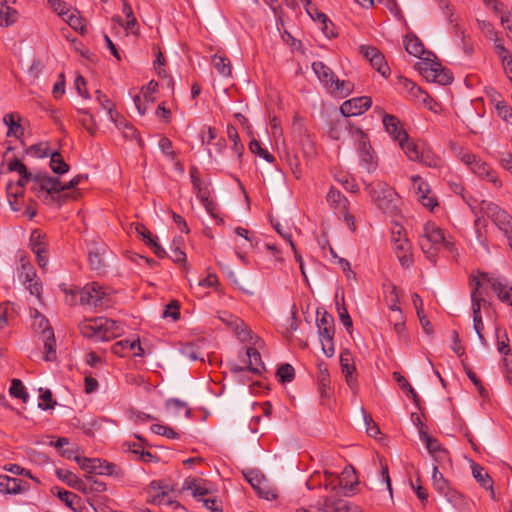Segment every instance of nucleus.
Returning <instances> with one entry per match:
<instances>
[{"label": "nucleus", "instance_id": "nucleus-10", "mask_svg": "<svg viewBox=\"0 0 512 512\" xmlns=\"http://www.w3.org/2000/svg\"><path fill=\"white\" fill-rule=\"evenodd\" d=\"M317 507L322 512H363L360 506L355 505L338 495H326L317 502Z\"/></svg>", "mask_w": 512, "mask_h": 512}, {"label": "nucleus", "instance_id": "nucleus-28", "mask_svg": "<svg viewBox=\"0 0 512 512\" xmlns=\"http://www.w3.org/2000/svg\"><path fill=\"white\" fill-rule=\"evenodd\" d=\"M416 162H419L430 168H437L440 167L442 160L428 145L422 143L419 159L416 160Z\"/></svg>", "mask_w": 512, "mask_h": 512}, {"label": "nucleus", "instance_id": "nucleus-51", "mask_svg": "<svg viewBox=\"0 0 512 512\" xmlns=\"http://www.w3.org/2000/svg\"><path fill=\"white\" fill-rule=\"evenodd\" d=\"M57 477L65 482L68 486L75 488L80 478L73 472L65 469H58L56 471Z\"/></svg>", "mask_w": 512, "mask_h": 512}, {"label": "nucleus", "instance_id": "nucleus-1", "mask_svg": "<svg viewBox=\"0 0 512 512\" xmlns=\"http://www.w3.org/2000/svg\"><path fill=\"white\" fill-rule=\"evenodd\" d=\"M81 334L94 341H109L123 333L122 326L112 319L96 317L85 319L80 324Z\"/></svg>", "mask_w": 512, "mask_h": 512}, {"label": "nucleus", "instance_id": "nucleus-30", "mask_svg": "<svg viewBox=\"0 0 512 512\" xmlns=\"http://www.w3.org/2000/svg\"><path fill=\"white\" fill-rule=\"evenodd\" d=\"M323 476V486L324 489L330 493L329 495H339L340 491L343 489V480L341 477L328 471H325Z\"/></svg>", "mask_w": 512, "mask_h": 512}, {"label": "nucleus", "instance_id": "nucleus-47", "mask_svg": "<svg viewBox=\"0 0 512 512\" xmlns=\"http://www.w3.org/2000/svg\"><path fill=\"white\" fill-rule=\"evenodd\" d=\"M405 49L410 55H413L415 57H421V55L424 52L423 44L416 37L407 38L405 43Z\"/></svg>", "mask_w": 512, "mask_h": 512}, {"label": "nucleus", "instance_id": "nucleus-48", "mask_svg": "<svg viewBox=\"0 0 512 512\" xmlns=\"http://www.w3.org/2000/svg\"><path fill=\"white\" fill-rule=\"evenodd\" d=\"M78 112L83 113L84 117L80 119L83 128L90 134L95 135L97 132V124L93 115L89 114L86 110L79 109Z\"/></svg>", "mask_w": 512, "mask_h": 512}, {"label": "nucleus", "instance_id": "nucleus-64", "mask_svg": "<svg viewBox=\"0 0 512 512\" xmlns=\"http://www.w3.org/2000/svg\"><path fill=\"white\" fill-rule=\"evenodd\" d=\"M159 148L160 150L168 156L171 160H174L176 157L175 152L172 150V142L166 138L162 137L159 141Z\"/></svg>", "mask_w": 512, "mask_h": 512}, {"label": "nucleus", "instance_id": "nucleus-16", "mask_svg": "<svg viewBox=\"0 0 512 512\" xmlns=\"http://www.w3.org/2000/svg\"><path fill=\"white\" fill-rule=\"evenodd\" d=\"M357 133L361 137L358 146L359 159L366 170L368 172H372L377 167L375 154L372 151V147L369 145L367 136L363 131L361 129H357Z\"/></svg>", "mask_w": 512, "mask_h": 512}, {"label": "nucleus", "instance_id": "nucleus-34", "mask_svg": "<svg viewBox=\"0 0 512 512\" xmlns=\"http://www.w3.org/2000/svg\"><path fill=\"white\" fill-rule=\"evenodd\" d=\"M46 236L38 230H34L30 236V246L34 254L47 252Z\"/></svg>", "mask_w": 512, "mask_h": 512}, {"label": "nucleus", "instance_id": "nucleus-38", "mask_svg": "<svg viewBox=\"0 0 512 512\" xmlns=\"http://www.w3.org/2000/svg\"><path fill=\"white\" fill-rule=\"evenodd\" d=\"M50 167L56 174L62 175L69 171V165L64 161L59 152H53L50 156Z\"/></svg>", "mask_w": 512, "mask_h": 512}, {"label": "nucleus", "instance_id": "nucleus-25", "mask_svg": "<svg viewBox=\"0 0 512 512\" xmlns=\"http://www.w3.org/2000/svg\"><path fill=\"white\" fill-rule=\"evenodd\" d=\"M482 205V209L485 211L487 216L490 217L498 227L511 217L505 210L501 209L495 203L483 201Z\"/></svg>", "mask_w": 512, "mask_h": 512}, {"label": "nucleus", "instance_id": "nucleus-50", "mask_svg": "<svg viewBox=\"0 0 512 512\" xmlns=\"http://www.w3.org/2000/svg\"><path fill=\"white\" fill-rule=\"evenodd\" d=\"M404 86L411 93V95H413L414 97H416L417 99H419L423 103H426L427 100L430 98L429 95L426 92H424L414 82H412V81H410L408 79L404 80Z\"/></svg>", "mask_w": 512, "mask_h": 512}, {"label": "nucleus", "instance_id": "nucleus-20", "mask_svg": "<svg viewBox=\"0 0 512 512\" xmlns=\"http://www.w3.org/2000/svg\"><path fill=\"white\" fill-rule=\"evenodd\" d=\"M112 352L119 357H126L131 352L134 356H142L143 349L139 338L120 340L112 346Z\"/></svg>", "mask_w": 512, "mask_h": 512}, {"label": "nucleus", "instance_id": "nucleus-7", "mask_svg": "<svg viewBox=\"0 0 512 512\" xmlns=\"http://www.w3.org/2000/svg\"><path fill=\"white\" fill-rule=\"evenodd\" d=\"M318 333L322 345L323 353L327 357H332L335 353L333 338H334V320L333 317L327 312H323L317 318Z\"/></svg>", "mask_w": 512, "mask_h": 512}, {"label": "nucleus", "instance_id": "nucleus-60", "mask_svg": "<svg viewBox=\"0 0 512 512\" xmlns=\"http://www.w3.org/2000/svg\"><path fill=\"white\" fill-rule=\"evenodd\" d=\"M180 306L179 303L175 300L171 301L166 305V309L164 310L163 317H171L173 320H178L180 317L179 312Z\"/></svg>", "mask_w": 512, "mask_h": 512}, {"label": "nucleus", "instance_id": "nucleus-42", "mask_svg": "<svg viewBox=\"0 0 512 512\" xmlns=\"http://www.w3.org/2000/svg\"><path fill=\"white\" fill-rule=\"evenodd\" d=\"M420 431V440L425 444L429 454L432 455L442 449L441 444L436 438L431 437L427 431H424L423 426Z\"/></svg>", "mask_w": 512, "mask_h": 512}, {"label": "nucleus", "instance_id": "nucleus-23", "mask_svg": "<svg viewBox=\"0 0 512 512\" xmlns=\"http://www.w3.org/2000/svg\"><path fill=\"white\" fill-rule=\"evenodd\" d=\"M444 498L457 512H471L472 502L455 489L448 492Z\"/></svg>", "mask_w": 512, "mask_h": 512}, {"label": "nucleus", "instance_id": "nucleus-62", "mask_svg": "<svg viewBox=\"0 0 512 512\" xmlns=\"http://www.w3.org/2000/svg\"><path fill=\"white\" fill-rule=\"evenodd\" d=\"M96 98H97L99 104L101 105V107L109 113L111 118H113L112 112L114 109V105L111 102V100L105 94H103L100 90L96 91Z\"/></svg>", "mask_w": 512, "mask_h": 512}, {"label": "nucleus", "instance_id": "nucleus-45", "mask_svg": "<svg viewBox=\"0 0 512 512\" xmlns=\"http://www.w3.org/2000/svg\"><path fill=\"white\" fill-rule=\"evenodd\" d=\"M9 393L12 397L21 399L23 402H27L29 397L23 383L19 379H13L11 381Z\"/></svg>", "mask_w": 512, "mask_h": 512}, {"label": "nucleus", "instance_id": "nucleus-15", "mask_svg": "<svg viewBox=\"0 0 512 512\" xmlns=\"http://www.w3.org/2000/svg\"><path fill=\"white\" fill-rule=\"evenodd\" d=\"M371 106V97L360 96L344 101L340 106V111L345 117L357 116L366 112Z\"/></svg>", "mask_w": 512, "mask_h": 512}, {"label": "nucleus", "instance_id": "nucleus-31", "mask_svg": "<svg viewBox=\"0 0 512 512\" xmlns=\"http://www.w3.org/2000/svg\"><path fill=\"white\" fill-rule=\"evenodd\" d=\"M183 489L191 491L193 496L198 498V500L208 493V490L201 479L190 477L185 479Z\"/></svg>", "mask_w": 512, "mask_h": 512}, {"label": "nucleus", "instance_id": "nucleus-56", "mask_svg": "<svg viewBox=\"0 0 512 512\" xmlns=\"http://www.w3.org/2000/svg\"><path fill=\"white\" fill-rule=\"evenodd\" d=\"M305 5L307 13L318 22H325L327 15L321 12L317 7L313 6L311 0H302Z\"/></svg>", "mask_w": 512, "mask_h": 512}, {"label": "nucleus", "instance_id": "nucleus-55", "mask_svg": "<svg viewBox=\"0 0 512 512\" xmlns=\"http://www.w3.org/2000/svg\"><path fill=\"white\" fill-rule=\"evenodd\" d=\"M370 64L373 68H375L382 76L388 77L390 73V69L384 59V56L380 53L376 56Z\"/></svg>", "mask_w": 512, "mask_h": 512}, {"label": "nucleus", "instance_id": "nucleus-8", "mask_svg": "<svg viewBox=\"0 0 512 512\" xmlns=\"http://www.w3.org/2000/svg\"><path fill=\"white\" fill-rule=\"evenodd\" d=\"M417 68L428 82L447 85L453 80L452 74L438 62L424 60L417 63Z\"/></svg>", "mask_w": 512, "mask_h": 512}, {"label": "nucleus", "instance_id": "nucleus-27", "mask_svg": "<svg viewBox=\"0 0 512 512\" xmlns=\"http://www.w3.org/2000/svg\"><path fill=\"white\" fill-rule=\"evenodd\" d=\"M41 178L46 191L45 202L50 203L54 200V194H59L61 192V181L46 173H41Z\"/></svg>", "mask_w": 512, "mask_h": 512}, {"label": "nucleus", "instance_id": "nucleus-49", "mask_svg": "<svg viewBox=\"0 0 512 512\" xmlns=\"http://www.w3.org/2000/svg\"><path fill=\"white\" fill-rule=\"evenodd\" d=\"M341 479L343 480V488L353 489L354 485L358 484L355 470L352 467H345L341 473Z\"/></svg>", "mask_w": 512, "mask_h": 512}, {"label": "nucleus", "instance_id": "nucleus-17", "mask_svg": "<svg viewBox=\"0 0 512 512\" xmlns=\"http://www.w3.org/2000/svg\"><path fill=\"white\" fill-rule=\"evenodd\" d=\"M246 479L259 497L266 500H273L277 498L276 491L269 486L264 476L257 473H250L246 475Z\"/></svg>", "mask_w": 512, "mask_h": 512}, {"label": "nucleus", "instance_id": "nucleus-6", "mask_svg": "<svg viewBox=\"0 0 512 512\" xmlns=\"http://www.w3.org/2000/svg\"><path fill=\"white\" fill-rule=\"evenodd\" d=\"M371 201L383 212L393 213L396 208L397 193L383 181H373L365 185Z\"/></svg>", "mask_w": 512, "mask_h": 512}, {"label": "nucleus", "instance_id": "nucleus-24", "mask_svg": "<svg viewBox=\"0 0 512 512\" xmlns=\"http://www.w3.org/2000/svg\"><path fill=\"white\" fill-rule=\"evenodd\" d=\"M169 487L162 481H152L148 487V495L153 503H164L169 495Z\"/></svg>", "mask_w": 512, "mask_h": 512}, {"label": "nucleus", "instance_id": "nucleus-13", "mask_svg": "<svg viewBox=\"0 0 512 512\" xmlns=\"http://www.w3.org/2000/svg\"><path fill=\"white\" fill-rule=\"evenodd\" d=\"M104 297L105 292L103 287L96 282L85 285L80 292L81 304L93 307L105 306Z\"/></svg>", "mask_w": 512, "mask_h": 512}, {"label": "nucleus", "instance_id": "nucleus-26", "mask_svg": "<svg viewBox=\"0 0 512 512\" xmlns=\"http://www.w3.org/2000/svg\"><path fill=\"white\" fill-rule=\"evenodd\" d=\"M122 3H123L122 12L124 13V15L127 18L126 23L124 24L119 16L113 17V20L118 22L121 26H124L125 30L130 31L133 34H137L138 33V22H137L136 17L133 14V10L127 0H122Z\"/></svg>", "mask_w": 512, "mask_h": 512}, {"label": "nucleus", "instance_id": "nucleus-57", "mask_svg": "<svg viewBox=\"0 0 512 512\" xmlns=\"http://www.w3.org/2000/svg\"><path fill=\"white\" fill-rule=\"evenodd\" d=\"M117 126L120 130H122L124 136L129 139H138L139 143H141V139L138 136L137 130L134 128V126L130 123H128L125 120L119 121L117 123Z\"/></svg>", "mask_w": 512, "mask_h": 512}, {"label": "nucleus", "instance_id": "nucleus-11", "mask_svg": "<svg viewBox=\"0 0 512 512\" xmlns=\"http://www.w3.org/2000/svg\"><path fill=\"white\" fill-rule=\"evenodd\" d=\"M403 232V227L400 225H395L392 230V243L394 247V251L396 256L401 263L402 267L408 268L413 264V255L411 252V244L406 237L395 238V234H400Z\"/></svg>", "mask_w": 512, "mask_h": 512}, {"label": "nucleus", "instance_id": "nucleus-22", "mask_svg": "<svg viewBox=\"0 0 512 512\" xmlns=\"http://www.w3.org/2000/svg\"><path fill=\"white\" fill-rule=\"evenodd\" d=\"M22 274L24 278V285L26 289L30 291V293L37 298H40L42 291V284L35 279L36 271L30 264H22Z\"/></svg>", "mask_w": 512, "mask_h": 512}, {"label": "nucleus", "instance_id": "nucleus-9", "mask_svg": "<svg viewBox=\"0 0 512 512\" xmlns=\"http://www.w3.org/2000/svg\"><path fill=\"white\" fill-rule=\"evenodd\" d=\"M74 461L88 473H98L101 475H119L120 469L113 463L102 461L99 458H86L75 456Z\"/></svg>", "mask_w": 512, "mask_h": 512}, {"label": "nucleus", "instance_id": "nucleus-5", "mask_svg": "<svg viewBox=\"0 0 512 512\" xmlns=\"http://www.w3.org/2000/svg\"><path fill=\"white\" fill-rule=\"evenodd\" d=\"M33 323L32 328L36 335L39 336L43 342L44 356L43 359L48 362L55 361L56 354V341L53 329L51 328L48 319L40 314L37 310L32 312Z\"/></svg>", "mask_w": 512, "mask_h": 512}, {"label": "nucleus", "instance_id": "nucleus-37", "mask_svg": "<svg viewBox=\"0 0 512 512\" xmlns=\"http://www.w3.org/2000/svg\"><path fill=\"white\" fill-rule=\"evenodd\" d=\"M6 191H7L8 201H9V204H10L12 210L18 211L20 209V207L17 204V198L23 196L24 189L17 185H14V183L10 182L7 184Z\"/></svg>", "mask_w": 512, "mask_h": 512}, {"label": "nucleus", "instance_id": "nucleus-21", "mask_svg": "<svg viewBox=\"0 0 512 512\" xmlns=\"http://www.w3.org/2000/svg\"><path fill=\"white\" fill-rule=\"evenodd\" d=\"M482 286L481 280L476 277L472 276L470 280V287H471V302H472V313H473V319L480 318L481 316V305L485 301L482 292L480 291V288Z\"/></svg>", "mask_w": 512, "mask_h": 512}, {"label": "nucleus", "instance_id": "nucleus-39", "mask_svg": "<svg viewBox=\"0 0 512 512\" xmlns=\"http://www.w3.org/2000/svg\"><path fill=\"white\" fill-rule=\"evenodd\" d=\"M63 20L74 30L80 31L82 34L85 32L84 19L80 16L77 10L71 9L69 14L66 15Z\"/></svg>", "mask_w": 512, "mask_h": 512}, {"label": "nucleus", "instance_id": "nucleus-58", "mask_svg": "<svg viewBox=\"0 0 512 512\" xmlns=\"http://www.w3.org/2000/svg\"><path fill=\"white\" fill-rule=\"evenodd\" d=\"M478 25L481 31L494 42H498V32L494 29V26L486 21L478 19Z\"/></svg>", "mask_w": 512, "mask_h": 512}, {"label": "nucleus", "instance_id": "nucleus-19", "mask_svg": "<svg viewBox=\"0 0 512 512\" xmlns=\"http://www.w3.org/2000/svg\"><path fill=\"white\" fill-rule=\"evenodd\" d=\"M382 122L385 127V131L392 137L394 141L399 142L400 140L407 139L408 134L402 128V125L396 116L384 113Z\"/></svg>", "mask_w": 512, "mask_h": 512}, {"label": "nucleus", "instance_id": "nucleus-35", "mask_svg": "<svg viewBox=\"0 0 512 512\" xmlns=\"http://www.w3.org/2000/svg\"><path fill=\"white\" fill-rule=\"evenodd\" d=\"M18 17L17 11L6 5L5 3H0V25L4 27H8L16 22Z\"/></svg>", "mask_w": 512, "mask_h": 512}, {"label": "nucleus", "instance_id": "nucleus-33", "mask_svg": "<svg viewBox=\"0 0 512 512\" xmlns=\"http://www.w3.org/2000/svg\"><path fill=\"white\" fill-rule=\"evenodd\" d=\"M246 356L248 358L247 369L255 374H260L264 369L260 353L255 348H247Z\"/></svg>", "mask_w": 512, "mask_h": 512}, {"label": "nucleus", "instance_id": "nucleus-36", "mask_svg": "<svg viewBox=\"0 0 512 512\" xmlns=\"http://www.w3.org/2000/svg\"><path fill=\"white\" fill-rule=\"evenodd\" d=\"M57 489V496L58 498L64 502L69 508L76 511L77 508L80 506L81 499L73 492L62 490L59 488Z\"/></svg>", "mask_w": 512, "mask_h": 512}, {"label": "nucleus", "instance_id": "nucleus-43", "mask_svg": "<svg viewBox=\"0 0 512 512\" xmlns=\"http://www.w3.org/2000/svg\"><path fill=\"white\" fill-rule=\"evenodd\" d=\"M472 473L474 478L480 483V485L485 489H492V479L491 477L485 472V470L475 465L472 467Z\"/></svg>", "mask_w": 512, "mask_h": 512}, {"label": "nucleus", "instance_id": "nucleus-41", "mask_svg": "<svg viewBox=\"0 0 512 512\" xmlns=\"http://www.w3.org/2000/svg\"><path fill=\"white\" fill-rule=\"evenodd\" d=\"M196 195L197 198L203 204V206L206 208V210L212 214L216 205L214 201L211 199L210 184L204 185L202 189H199Z\"/></svg>", "mask_w": 512, "mask_h": 512}, {"label": "nucleus", "instance_id": "nucleus-53", "mask_svg": "<svg viewBox=\"0 0 512 512\" xmlns=\"http://www.w3.org/2000/svg\"><path fill=\"white\" fill-rule=\"evenodd\" d=\"M277 376L283 383L291 382L295 377L294 368L290 364H282L277 370Z\"/></svg>", "mask_w": 512, "mask_h": 512}, {"label": "nucleus", "instance_id": "nucleus-14", "mask_svg": "<svg viewBox=\"0 0 512 512\" xmlns=\"http://www.w3.org/2000/svg\"><path fill=\"white\" fill-rule=\"evenodd\" d=\"M477 277L481 280L482 285L487 283L492 287L500 301L508 302L510 305H512V287L506 281H503L499 277L491 276L488 273H480Z\"/></svg>", "mask_w": 512, "mask_h": 512}, {"label": "nucleus", "instance_id": "nucleus-40", "mask_svg": "<svg viewBox=\"0 0 512 512\" xmlns=\"http://www.w3.org/2000/svg\"><path fill=\"white\" fill-rule=\"evenodd\" d=\"M212 63L220 75L224 77L231 75V64L228 58L215 54L212 58Z\"/></svg>", "mask_w": 512, "mask_h": 512}, {"label": "nucleus", "instance_id": "nucleus-18", "mask_svg": "<svg viewBox=\"0 0 512 512\" xmlns=\"http://www.w3.org/2000/svg\"><path fill=\"white\" fill-rule=\"evenodd\" d=\"M30 489L28 482L7 475H0V493L17 495Z\"/></svg>", "mask_w": 512, "mask_h": 512}, {"label": "nucleus", "instance_id": "nucleus-2", "mask_svg": "<svg viewBox=\"0 0 512 512\" xmlns=\"http://www.w3.org/2000/svg\"><path fill=\"white\" fill-rule=\"evenodd\" d=\"M419 244L423 253L431 261L435 260L437 252L442 248L448 251L454 249V244L445 237L443 230L434 222H427L423 226V232L419 237Z\"/></svg>", "mask_w": 512, "mask_h": 512}, {"label": "nucleus", "instance_id": "nucleus-61", "mask_svg": "<svg viewBox=\"0 0 512 512\" xmlns=\"http://www.w3.org/2000/svg\"><path fill=\"white\" fill-rule=\"evenodd\" d=\"M166 407L168 409H173L175 413H178L179 411L185 409L186 415H190V409L187 407V404L184 401H181L179 399H169L166 401Z\"/></svg>", "mask_w": 512, "mask_h": 512}, {"label": "nucleus", "instance_id": "nucleus-52", "mask_svg": "<svg viewBox=\"0 0 512 512\" xmlns=\"http://www.w3.org/2000/svg\"><path fill=\"white\" fill-rule=\"evenodd\" d=\"M151 431L157 435L165 436L169 439H179L180 435L175 432L171 427L162 424H153Z\"/></svg>", "mask_w": 512, "mask_h": 512}, {"label": "nucleus", "instance_id": "nucleus-3", "mask_svg": "<svg viewBox=\"0 0 512 512\" xmlns=\"http://www.w3.org/2000/svg\"><path fill=\"white\" fill-rule=\"evenodd\" d=\"M450 148L455 156L467 167H469L472 173H474L479 178L492 183L495 187H501V181L499 180L497 174L486 162H483L468 149H465L456 143H452Z\"/></svg>", "mask_w": 512, "mask_h": 512}, {"label": "nucleus", "instance_id": "nucleus-29", "mask_svg": "<svg viewBox=\"0 0 512 512\" xmlns=\"http://www.w3.org/2000/svg\"><path fill=\"white\" fill-rule=\"evenodd\" d=\"M327 202L337 212H345L349 209L348 199L340 191L333 188L327 194Z\"/></svg>", "mask_w": 512, "mask_h": 512}, {"label": "nucleus", "instance_id": "nucleus-46", "mask_svg": "<svg viewBox=\"0 0 512 512\" xmlns=\"http://www.w3.org/2000/svg\"><path fill=\"white\" fill-rule=\"evenodd\" d=\"M4 123L9 127L8 136L13 134L18 135V132L22 133V127L20 125V117L13 113L6 114L3 118Z\"/></svg>", "mask_w": 512, "mask_h": 512}, {"label": "nucleus", "instance_id": "nucleus-44", "mask_svg": "<svg viewBox=\"0 0 512 512\" xmlns=\"http://www.w3.org/2000/svg\"><path fill=\"white\" fill-rule=\"evenodd\" d=\"M393 378L396 380V382L400 385V387L403 390H406L411 396L416 405L419 404L420 398L414 388L411 386V384L408 382V380L401 375L399 372L393 373Z\"/></svg>", "mask_w": 512, "mask_h": 512}, {"label": "nucleus", "instance_id": "nucleus-12", "mask_svg": "<svg viewBox=\"0 0 512 512\" xmlns=\"http://www.w3.org/2000/svg\"><path fill=\"white\" fill-rule=\"evenodd\" d=\"M413 189L418 197L419 202L429 210H433L438 206V202L431 192L430 186L419 175L411 177Z\"/></svg>", "mask_w": 512, "mask_h": 512}, {"label": "nucleus", "instance_id": "nucleus-4", "mask_svg": "<svg viewBox=\"0 0 512 512\" xmlns=\"http://www.w3.org/2000/svg\"><path fill=\"white\" fill-rule=\"evenodd\" d=\"M312 69L330 94L344 98L352 93L353 84L350 81L340 80L331 68L322 61L313 62Z\"/></svg>", "mask_w": 512, "mask_h": 512}, {"label": "nucleus", "instance_id": "nucleus-54", "mask_svg": "<svg viewBox=\"0 0 512 512\" xmlns=\"http://www.w3.org/2000/svg\"><path fill=\"white\" fill-rule=\"evenodd\" d=\"M48 4L62 18L68 15L71 10L70 6L62 0H48Z\"/></svg>", "mask_w": 512, "mask_h": 512}, {"label": "nucleus", "instance_id": "nucleus-63", "mask_svg": "<svg viewBox=\"0 0 512 512\" xmlns=\"http://www.w3.org/2000/svg\"><path fill=\"white\" fill-rule=\"evenodd\" d=\"M337 310H338V315H339V318H340L342 324L347 329V331H350L352 329V320H351V317L349 316L347 309L345 308L344 305L341 306L337 302Z\"/></svg>", "mask_w": 512, "mask_h": 512}, {"label": "nucleus", "instance_id": "nucleus-32", "mask_svg": "<svg viewBox=\"0 0 512 512\" xmlns=\"http://www.w3.org/2000/svg\"><path fill=\"white\" fill-rule=\"evenodd\" d=\"M398 143L400 148L403 150V152L406 154L409 160L416 162V160L419 159V153L422 149V143H415L414 141L409 139L408 135L406 140H400Z\"/></svg>", "mask_w": 512, "mask_h": 512}, {"label": "nucleus", "instance_id": "nucleus-59", "mask_svg": "<svg viewBox=\"0 0 512 512\" xmlns=\"http://www.w3.org/2000/svg\"><path fill=\"white\" fill-rule=\"evenodd\" d=\"M496 334H497V349L501 354H504V356H509L511 349L509 347V338L506 333H504L502 336L499 335V328L496 327Z\"/></svg>", "mask_w": 512, "mask_h": 512}]
</instances>
